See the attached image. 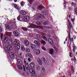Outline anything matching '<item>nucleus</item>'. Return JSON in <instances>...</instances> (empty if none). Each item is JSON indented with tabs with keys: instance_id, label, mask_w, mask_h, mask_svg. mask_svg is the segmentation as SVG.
Returning a JSON list of instances; mask_svg holds the SVG:
<instances>
[{
	"instance_id": "1",
	"label": "nucleus",
	"mask_w": 77,
	"mask_h": 77,
	"mask_svg": "<svg viewBox=\"0 0 77 77\" xmlns=\"http://www.w3.org/2000/svg\"><path fill=\"white\" fill-rule=\"evenodd\" d=\"M13 41H14V38L11 37L8 40V44L9 45H10L6 46H5V50L6 52L12 50V48L11 45H12L13 44Z\"/></svg>"
},
{
	"instance_id": "2",
	"label": "nucleus",
	"mask_w": 77,
	"mask_h": 77,
	"mask_svg": "<svg viewBox=\"0 0 77 77\" xmlns=\"http://www.w3.org/2000/svg\"><path fill=\"white\" fill-rule=\"evenodd\" d=\"M28 28H37V29H43V27L39 26H36L33 24L31 23L30 25L28 26Z\"/></svg>"
},
{
	"instance_id": "3",
	"label": "nucleus",
	"mask_w": 77,
	"mask_h": 77,
	"mask_svg": "<svg viewBox=\"0 0 77 77\" xmlns=\"http://www.w3.org/2000/svg\"><path fill=\"white\" fill-rule=\"evenodd\" d=\"M29 19H30L29 17L27 16L24 17L23 18V20L24 21H28L29 20Z\"/></svg>"
},
{
	"instance_id": "4",
	"label": "nucleus",
	"mask_w": 77,
	"mask_h": 77,
	"mask_svg": "<svg viewBox=\"0 0 77 77\" xmlns=\"http://www.w3.org/2000/svg\"><path fill=\"white\" fill-rule=\"evenodd\" d=\"M37 17L38 18H41V19H44V16L40 14H38Z\"/></svg>"
},
{
	"instance_id": "5",
	"label": "nucleus",
	"mask_w": 77,
	"mask_h": 77,
	"mask_svg": "<svg viewBox=\"0 0 77 77\" xmlns=\"http://www.w3.org/2000/svg\"><path fill=\"white\" fill-rule=\"evenodd\" d=\"M41 35L42 36V37H43V39H44V40H45V41H48V40H47V38L46 37L44 36L45 35V34L42 33H41Z\"/></svg>"
},
{
	"instance_id": "6",
	"label": "nucleus",
	"mask_w": 77,
	"mask_h": 77,
	"mask_svg": "<svg viewBox=\"0 0 77 77\" xmlns=\"http://www.w3.org/2000/svg\"><path fill=\"white\" fill-rule=\"evenodd\" d=\"M24 44L26 46V47H28V45H29V42L28 40H25L24 41Z\"/></svg>"
},
{
	"instance_id": "7",
	"label": "nucleus",
	"mask_w": 77,
	"mask_h": 77,
	"mask_svg": "<svg viewBox=\"0 0 77 77\" xmlns=\"http://www.w3.org/2000/svg\"><path fill=\"white\" fill-rule=\"evenodd\" d=\"M37 61L38 62V64L40 65H42V61L41 59H40L39 58H38L37 60Z\"/></svg>"
},
{
	"instance_id": "8",
	"label": "nucleus",
	"mask_w": 77,
	"mask_h": 77,
	"mask_svg": "<svg viewBox=\"0 0 77 77\" xmlns=\"http://www.w3.org/2000/svg\"><path fill=\"white\" fill-rule=\"evenodd\" d=\"M13 34L15 36H18L19 35V33L17 31H14L13 32Z\"/></svg>"
},
{
	"instance_id": "9",
	"label": "nucleus",
	"mask_w": 77,
	"mask_h": 77,
	"mask_svg": "<svg viewBox=\"0 0 77 77\" xmlns=\"http://www.w3.org/2000/svg\"><path fill=\"white\" fill-rule=\"evenodd\" d=\"M20 14L22 15H26V14H27V12L26 11H24V10L21 11H20Z\"/></svg>"
},
{
	"instance_id": "10",
	"label": "nucleus",
	"mask_w": 77,
	"mask_h": 77,
	"mask_svg": "<svg viewBox=\"0 0 77 77\" xmlns=\"http://www.w3.org/2000/svg\"><path fill=\"white\" fill-rule=\"evenodd\" d=\"M34 43L37 45H38V46H40L41 45V44L40 43H39V41L37 40H35L34 42Z\"/></svg>"
},
{
	"instance_id": "11",
	"label": "nucleus",
	"mask_w": 77,
	"mask_h": 77,
	"mask_svg": "<svg viewBox=\"0 0 77 77\" xmlns=\"http://www.w3.org/2000/svg\"><path fill=\"white\" fill-rule=\"evenodd\" d=\"M15 41H14L13 42V46L14 47H17V45L18 44V42H17V39H15Z\"/></svg>"
},
{
	"instance_id": "12",
	"label": "nucleus",
	"mask_w": 77,
	"mask_h": 77,
	"mask_svg": "<svg viewBox=\"0 0 77 77\" xmlns=\"http://www.w3.org/2000/svg\"><path fill=\"white\" fill-rule=\"evenodd\" d=\"M14 8H16V9H17V10H20V9H21V8L16 4H14Z\"/></svg>"
},
{
	"instance_id": "13",
	"label": "nucleus",
	"mask_w": 77,
	"mask_h": 77,
	"mask_svg": "<svg viewBox=\"0 0 77 77\" xmlns=\"http://www.w3.org/2000/svg\"><path fill=\"white\" fill-rule=\"evenodd\" d=\"M35 54L38 55L40 54V51L38 49H37L36 50L35 52Z\"/></svg>"
},
{
	"instance_id": "14",
	"label": "nucleus",
	"mask_w": 77,
	"mask_h": 77,
	"mask_svg": "<svg viewBox=\"0 0 77 77\" xmlns=\"http://www.w3.org/2000/svg\"><path fill=\"white\" fill-rule=\"evenodd\" d=\"M68 23L69 25V27L70 29H71V27H72V25L71 24V23H70V22L69 21V20H68L67 24H68Z\"/></svg>"
},
{
	"instance_id": "15",
	"label": "nucleus",
	"mask_w": 77,
	"mask_h": 77,
	"mask_svg": "<svg viewBox=\"0 0 77 77\" xmlns=\"http://www.w3.org/2000/svg\"><path fill=\"white\" fill-rule=\"evenodd\" d=\"M48 41L51 44V45H53V41L52 39H51V38H49L48 39Z\"/></svg>"
},
{
	"instance_id": "16",
	"label": "nucleus",
	"mask_w": 77,
	"mask_h": 77,
	"mask_svg": "<svg viewBox=\"0 0 77 77\" xmlns=\"http://www.w3.org/2000/svg\"><path fill=\"white\" fill-rule=\"evenodd\" d=\"M30 66L31 68H34L35 67V64H34L33 63H30Z\"/></svg>"
},
{
	"instance_id": "17",
	"label": "nucleus",
	"mask_w": 77,
	"mask_h": 77,
	"mask_svg": "<svg viewBox=\"0 0 77 77\" xmlns=\"http://www.w3.org/2000/svg\"><path fill=\"white\" fill-rule=\"evenodd\" d=\"M5 27L6 29H8V30H11V27L8 25H6Z\"/></svg>"
},
{
	"instance_id": "18",
	"label": "nucleus",
	"mask_w": 77,
	"mask_h": 77,
	"mask_svg": "<svg viewBox=\"0 0 77 77\" xmlns=\"http://www.w3.org/2000/svg\"><path fill=\"white\" fill-rule=\"evenodd\" d=\"M8 39H9V38L8 37H5L4 39V42L5 43H6V42H7V41H8Z\"/></svg>"
},
{
	"instance_id": "19",
	"label": "nucleus",
	"mask_w": 77,
	"mask_h": 77,
	"mask_svg": "<svg viewBox=\"0 0 77 77\" xmlns=\"http://www.w3.org/2000/svg\"><path fill=\"white\" fill-rule=\"evenodd\" d=\"M10 56L11 58V59H12L14 57V53L13 52L11 53L10 54Z\"/></svg>"
},
{
	"instance_id": "20",
	"label": "nucleus",
	"mask_w": 77,
	"mask_h": 77,
	"mask_svg": "<svg viewBox=\"0 0 77 77\" xmlns=\"http://www.w3.org/2000/svg\"><path fill=\"white\" fill-rule=\"evenodd\" d=\"M29 71L31 73H32V74H34L35 73V71L33 69H31L29 70Z\"/></svg>"
},
{
	"instance_id": "21",
	"label": "nucleus",
	"mask_w": 77,
	"mask_h": 77,
	"mask_svg": "<svg viewBox=\"0 0 77 77\" xmlns=\"http://www.w3.org/2000/svg\"><path fill=\"white\" fill-rule=\"evenodd\" d=\"M38 8L40 11H42V9H44V7L42 5H40L38 7Z\"/></svg>"
},
{
	"instance_id": "22",
	"label": "nucleus",
	"mask_w": 77,
	"mask_h": 77,
	"mask_svg": "<svg viewBox=\"0 0 77 77\" xmlns=\"http://www.w3.org/2000/svg\"><path fill=\"white\" fill-rule=\"evenodd\" d=\"M17 62L18 63L20 64V65H23V62L20 59H18L17 60Z\"/></svg>"
},
{
	"instance_id": "23",
	"label": "nucleus",
	"mask_w": 77,
	"mask_h": 77,
	"mask_svg": "<svg viewBox=\"0 0 77 77\" xmlns=\"http://www.w3.org/2000/svg\"><path fill=\"white\" fill-rule=\"evenodd\" d=\"M54 50H53V49H51L50 50V52H49V53L51 54H53V53H54Z\"/></svg>"
},
{
	"instance_id": "24",
	"label": "nucleus",
	"mask_w": 77,
	"mask_h": 77,
	"mask_svg": "<svg viewBox=\"0 0 77 77\" xmlns=\"http://www.w3.org/2000/svg\"><path fill=\"white\" fill-rule=\"evenodd\" d=\"M31 47L32 49H35L36 48V46L33 44L31 45Z\"/></svg>"
},
{
	"instance_id": "25",
	"label": "nucleus",
	"mask_w": 77,
	"mask_h": 77,
	"mask_svg": "<svg viewBox=\"0 0 77 77\" xmlns=\"http://www.w3.org/2000/svg\"><path fill=\"white\" fill-rule=\"evenodd\" d=\"M16 47H17V48L18 50H20V43H18Z\"/></svg>"
},
{
	"instance_id": "26",
	"label": "nucleus",
	"mask_w": 77,
	"mask_h": 77,
	"mask_svg": "<svg viewBox=\"0 0 77 77\" xmlns=\"http://www.w3.org/2000/svg\"><path fill=\"white\" fill-rule=\"evenodd\" d=\"M19 51V50L17 48H14V51L15 53H17Z\"/></svg>"
},
{
	"instance_id": "27",
	"label": "nucleus",
	"mask_w": 77,
	"mask_h": 77,
	"mask_svg": "<svg viewBox=\"0 0 77 77\" xmlns=\"http://www.w3.org/2000/svg\"><path fill=\"white\" fill-rule=\"evenodd\" d=\"M6 34H7V36H9V37H11V36H12V34L10 32H7Z\"/></svg>"
},
{
	"instance_id": "28",
	"label": "nucleus",
	"mask_w": 77,
	"mask_h": 77,
	"mask_svg": "<svg viewBox=\"0 0 77 77\" xmlns=\"http://www.w3.org/2000/svg\"><path fill=\"white\" fill-rule=\"evenodd\" d=\"M36 69L37 70L40 71L41 70V67L39 66H36Z\"/></svg>"
},
{
	"instance_id": "29",
	"label": "nucleus",
	"mask_w": 77,
	"mask_h": 77,
	"mask_svg": "<svg viewBox=\"0 0 77 77\" xmlns=\"http://www.w3.org/2000/svg\"><path fill=\"white\" fill-rule=\"evenodd\" d=\"M18 68L19 69H20V70H22L23 69V67L20 65H18L17 66Z\"/></svg>"
},
{
	"instance_id": "30",
	"label": "nucleus",
	"mask_w": 77,
	"mask_h": 77,
	"mask_svg": "<svg viewBox=\"0 0 77 77\" xmlns=\"http://www.w3.org/2000/svg\"><path fill=\"white\" fill-rule=\"evenodd\" d=\"M26 51L27 53H29L30 51V50L29 48H26Z\"/></svg>"
},
{
	"instance_id": "31",
	"label": "nucleus",
	"mask_w": 77,
	"mask_h": 77,
	"mask_svg": "<svg viewBox=\"0 0 77 77\" xmlns=\"http://www.w3.org/2000/svg\"><path fill=\"white\" fill-rule=\"evenodd\" d=\"M20 5L22 6H24V5H25V2L23 1H22L20 3Z\"/></svg>"
},
{
	"instance_id": "32",
	"label": "nucleus",
	"mask_w": 77,
	"mask_h": 77,
	"mask_svg": "<svg viewBox=\"0 0 77 77\" xmlns=\"http://www.w3.org/2000/svg\"><path fill=\"white\" fill-rule=\"evenodd\" d=\"M26 56L29 57H32V55L30 54H27Z\"/></svg>"
},
{
	"instance_id": "33",
	"label": "nucleus",
	"mask_w": 77,
	"mask_h": 77,
	"mask_svg": "<svg viewBox=\"0 0 77 77\" xmlns=\"http://www.w3.org/2000/svg\"><path fill=\"white\" fill-rule=\"evenodd\" d=\"M25 67L26 69H29V68H30V67H29V66L28 64L26 65Z\"/></svg>"
},
{
	"instance_id": "34",
	"label": "nucleus",
	"mask_w": 77,
	"mask_h": 77,
	"mask_svg": "<svg viewBox=\"0 0 77 77\" xmlns=\"http://www.w3.org/2000/svg\"><path fill=\"white\" fill-rule=\"evenodd\" d=\"M41 43H42L44 45H46V43L45 42L44 40H42L41 41Z\"/></svg>"
},
{
	"instance_id": "35",
	"label": "nucleus",
	"mask_w": 77,
	"mask_h": 77,
	"mask_svg": "<svg viewBox=\"0 0 77 77\" xmlns=\"http://www.w3.org/2000/svg\"><path fill=\"white\" fill-rule=\"evenodd\" d=\"M29 1H30V2H29L28 3H29V5H31L32 3V2H33V0H29Z\"/></svg>"
},
{
	"instance_id": "36",
	"label": "nucleus",
	"mask_w": 77,
	"mask_h": 77,
	"mask_svg": "<svg viewBox=\"0 0 77 77\" xmlns=\"http://www.w3.org/2000/svg\"><path fill=\"white\" fill-rule=\"evenodd\" d=\"M21 49L23 51H25V48H24V47L23 46H22L21 47Z\"/></svg>"
},
{
	"instance_id": "37",
	"label": "nucleus",
	"mask_w": 77,
	"mask_h": 77,
	"mask_svg": "<svg viewBox=\"0 0 77 77\" xmlns=\"http://www.w3.org/2000/svg\"><path fill=\"white\" fill-rule=\"evenodd\" d=\"M42 49L43 50H44V51H46V50H47V49H46V48H45L44 47H42Z\"/></svg>"
},
{
	"instance_id": "38",
	"label": "nucleus",
	"mask_w": 77,
	"mask_h": 77,
	"mask_svg": "<svg viewBox=\"0 0 77 77\" xmlns=\"http://www.w3.org/2000/svg\"><path fill=\"white\" fill-rule=\"evenodd\" d=\"M75 14H77V8H75Z\"/></svg>"
},
{
	"instance_id": "39",
	"label": "nucleus",
	"mask_w": 77,
	"mask_h": 77,
	"mask_svg": "<svg viewBox=\"0 0 77 77\" xmlns=\"http://www.w3.org/2000/svg\"><path fill=\"white\" fill-rule=\"evenodd\" d=\"M36 24L37 25H40V24H41V23L39 21H37L36 22Z\"/></svg>"
},
{
	"instance_id": "40",
	"label": "nucleus",
	"mask_w": 77,
	"mask_h": 77,
	"mask_svg": "<svg viewBox=\"0 0 77 77\" xmlns=\"http://www.w3.org/2000/svg\"><path fill=\"white\" fill-rule=\"evenodd\" d=\"M24 62L25 64H28V63L26 61L25 59H24Z\"/></svg>"
},
{
	"instance_id": "41",
	"label": "nucleus",
	"mask_w": 77,
	"mask_h": 77,
	"mask_svg": "<svg viewBox=\"0 0 77 77\" xmlns=\"http://www.w3.org/2000/svg\"><path fill=\"white\" fill-rule=\"evenodd\" d=\"M20 17H21L20 15H19L17 18V20H20Z\"/></svg>"
},
{
	"instance_id": "42",
	"label": "nucleus",
	"mask_w": 77,
	"mask_h": 77,
	"mask_svg": "<svg viewBox=\"0 0 77 77\" xmlns=\"http://www.w3.org/2000/svg\"><path fill=\"white\" fill-rule=\"evenodd\" d=\"M41 59H42V61H43L44 60H46L45 57H42Z\"/></svg>"
},
{
	"instance_id": "43",
	"label": "nucleus",
	"mask_w": 77,
	"mask_h": 77,
	"mask_svg": "<svg viewBox=\"0 0 77 77\" xmlns=\"http://www.w3.org/2000/svg\"><path fill=\"white\" fill-rule=\"evenodd\" d=\"M43 62L44 63H47V60H45L43 61Z\"/></svg>"
},
{
	"instance_id": "44",
	"label": "nucleus",
	"mask_w": 77,
	"mask_h": 77,
	"mask_svg": "<svg viewBox=\"0 0 77 77\" xmlns=\"http://www.w3.org/2000/svg\"><path fill=\"white\" fill-rule=\"evenodd\" d=\"M69 40L70 41H71L72 42L73 41V38H70L69 39Z\"/></svg>"
},
{
	"instance_id": "45",
	"label": "nucleus",
	"mask_w": 77,
	"mask_h": 77,
	"mask_svg": "<svg viewBox=\"0 0 77 77\" xmlns=\"http://www.w3.org/2000/svg\"><path fill=\"white\" fill-rule=\"evenodd\" d=\"M23 70L24 71H25L26 69L25 68V66H24V65H23Z\"/></svg>"
},
{
	"instance_id": "46",
	"label": "nucleus",
	"mask_w": 77,
	"mask_h": 77,
	"mask_svg": "<svg viewBox=\"0 0 77 77\" xmlns=\"http://www.w3.org/2000/svg\"><path fill=\"white\" fill-rule=\"evenodd\" d=\"M73 52H75V47L74 46H73Z\"/></svg>"
},
{
	"instance_id": "47",
	"label": "nucleus",
	"mask_w": 77,
	"mask_h": 77,
	"mask_svg": "<svg viewBox=\"0 0 77 77\" xmlns=\"http://www.w3.org/2000/svg\"><path fill=\"white\" fill-rule=\"evenodd\" d=\"M22 55V54L21 53H20L19 55V57H21V56Z\"/></svg>"
},
{
	"instance_id": "48",
	"label": "nucleus",
	"mask_w": 77,
	"mask_h": 77,
	"mask_svg": "<svg viewBox=\"0 0 77 77\" xmlns=\"http://www.w3.org/2000/svg\"><path fill=\"white\" fill-rule=\"evenodd\" d=\"M48 24V22H46L45 23H44V25H47V24Z\"/></svg>"
},
{
	"instance_id": "49",
	"label": "nucleus",
	"mask_w": 77,
	"mask_h": 77,
	"mask_svg": "<svg viewBox=\"0 0 77 77\" xmlns=\"http://www.w3.org/2000/svg\"><path fill=\"white\" fill-rule=\"evenodd\" d=\"M28 60L29 62H31V60H30V58H28Z\"/></svg>"
},
{
	"instance_id": "50",
	"label": "nucleus",
	"mask_w": 77,
	"mask_h": 77,
	"mask_svg": "<svg viewBox=\"0 0 77 77\" xmlns=\"http://www.w3.org/2000/svg\"><path fill=\"white\" fill-rule=\"evenodd\" d=\"M74 60L75 62H76V58H75V57H74Z\"/></svg>"
},
{
	"instance_id": "51",
	"label": "nucleus",
	"mask_w": 77,
	"mask_h": 77,
	"mask_svg": "<svg viewBox=\"0 0 77 77\" xmlns=\"http://www.w3.org/2000/svg\"><path fill=\"white\" fill-rule=\"evenodd\" d=\"M69 54H70V57H72V56H71V54H72V53H71V52H70L69 53Z\"/></svg>"
},
{
	"instance_id": "52",
	"label": "nucleus",
	"mask_w": 77,
	"mask_h": 77,
	"mask_svg": "<svg viewBox=\"0 0 77 77\" xmlns=\"http://www.w3.org/2000/svg\"><path fill=\"white\" fill-rule=\"evenodd\" d=\"M24 30L25 31H27V30H28V29H27V28H24Z\"/></svg>"
},
{
	"instance_id": "53",
	"label": "nucleus",
	"mask_w": 77,
	"mask_h": 77,
	"mask_svg": "<svg viewBox=\"0 0 77 77\" xmlns=\"http://www.w3.org/2000/svg\"><path fill=\"white\" fill-rule=\"evenodd\" d=\"M71 38V34H69V38L70 39Z\"/></svg>"
},
{
	"instance_id": "54",
	"label": "nucleus",
	"mask_w": 77,
	"mask_h": 77,
	"mask_svg": "<svg viewBox=\"0 0 77 77\" xmlns=\"http://www.w3.org/2000/svg\"><path fill=\"white\" fill-rule=\"evenodd\" d=\"M42 70L43 71H45V69L44 68H43L42 69Z\"/></svg>"
},
{
	"instance_id": "55",
	"label": "nucleus",
	"mask_w": 77,
	"mask_h": 77,
	"mask_svg": "<svg viewBox=\"0 0 77 77\" xmlns=\"http://www.w3.org/2000/svg\"><path fill=\"white\" fill-rule=\"evenodd\" d=\"M2 28H1L0 27V32H2Z\"/></svg>"
},
{
	"instance_id": "56",
	"label": "nucleus",
	"mask_w": 77,
	"mask_h": 77,
	"mask_svg": "<svg viewBox=\"0 0 77 77\" xmlns=\"http://www.w3.org/2000/svg\"><path fill=\"white\" fill-rule=\"evenodd\" d=\"M72 22H73V21H74V19H72Z\"/></svg>"
},
{
	"instance_id": "57",
	"label": "nucleus",
	"mask_w": 77,
	"mask_h": 77,
	"mask_svg": "<svg viewBox=\"0 0 77 77\" xmlns=\"http://www.w3.org/2000/svg\"><path fill=\"white\" fill-rule=\"evenodd\" d=\"M14 2H17V0H14Z\"/></svg>"
},
{
	"instance_id": "58",
	"label": "nucleus",
	"mask_w": 77,
	"mask_h": 77,
	"mask_svg": "<svg viewBox=\"0 0 77 77\" xmlns=\"http://www.w3.org/2000/svg\"><path fill=\"white\" fill-rule=\"evenodd\" d=\"M72 5H74V3L73 2H72Z\"/></svg>"
},
{
	"instance_id": "59",
	"label": "nucleus",
	"mask_w": 77,
	"mask_h": 77,
	"mask_svg": "<svg viewBox=\"0 0 77 77\" xmlns=\"http://www.w3.org/2000/svg\"><path fill=\"white\" fill-rule=\"evenodd\" d=\"M71 60H72V61H73L74 60V59H73V58H72L71 59Z\"/></svg>"
},
{
	"instance_id": "60",
	"label": "nucleus",
	"mask_w": 77,
	"mask_h": 77,
	"mask_svg": "<svg viewBox=\"0 0 77 77\" xmlns=\"http://www.w3.org/2000/svg\"><path fill=\"white\" fill-rule=\"evenodd\" d=\"M68 40V39L67 38H66L65 40V41H67V40Z\"/></svg>"
},
{
	"instance_id": "61",
	"label": "nucleus",
	"mask_w": 77,
	"mask_h": 77,
	"mask_svg": "<svg viewBox=\"0 0 77 77\" xmlns=\"http://www.w3.org/2000/svg\"><path fill=\"white\" fill-rule=\"evenodd\" d=\"M69 18H70V17H71V16H70V15H69Z\"/></svg>"
},
{
	"instance_id": "62",
	"label": "nucleus",
	"mask_w": 77,
	"mask_h": 77,
	"mask_svg": "<svg viewBox=\"0 0 77 77\" xmlns=\"http://www.w3.org/2000/svg\"><path fill=\"white\" fill-rule=\"evenodd\" d=\"M32 9H33V10H35V8H34L33 7L32 8Z\"/></svg>"
},
{
	"instance_id": "63",
	"label": "nucleus",
	"mask_w": 77,
	"mask_h": 77,
	"mask_svg": "<svg viewBox=\"0 0 77 77\" xmlns=\"http://www.w3.org/2000/svg\"><path fill=\"white\" fill-rule=\"evenodd\" d=\"M26 74H29V73H28V72H26Z\"/></svg>"
},
{
	"instance_id": "64",
	"label": "nucleus",
	"mask_w": 77,
	"mask_h": 77,
	"mask_svg": "<svg viewBox=\"0 0 77 77\" xmlns=\"http://www.w3.org/2000/svg\"><path fill=\"white\" fill-rule=\"evenodd\" d=\"M1 35V36H3V34H2Z\"/></svg>"
}]
</instances>
